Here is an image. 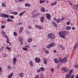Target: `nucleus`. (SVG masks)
<instances>
[{
	"label": "nucleus",
	"instance_id": "nucleus-1",
	"mask_svg": "<svg viewBox=\"0 0 78 78\" xmlns=\"http://www.w3.org/2000/svg\"><path fill=\"white\" fill-rule=\"evenodd\" d=\"M68 32H67V31H65L62 32H59L58 33L60 36H61V37H62V38L65 39L66 35H67V34H68Z\"/></svg>",
	"mask_w": 78,
	"mask_h": 78
},
{
	"label": "nucleus",
	"instance_id": "nucleus-2",
	"mask_svg": "<svg viewBox=\"0 0 78 78\" xmlns=\"http://www.w3.org/2000/svg\"><path fill=\"white\" fill-rule=\"evenodd\" d=\"M48 37L51 39H54L56 37V36L53 34L50 33L48 34Z\"/></svg>",
	"mask_w": 78,
	"mask_h": 78
},
{
	"label": "nucleus",
	"instance_id": "nucleus-3",
	"mask_svg": "<svg viewBox=\"0 0 78 78\" xmlns=\"http://www.w3.org/2000/svg\"><path fill=\"white\" fill-rule=\"evenodd\" d=\"M53 46H55V43L54 42H51V44H49L47 46V48H50L51 47H52Z\"/></svg>",
	"mask_w": 78,
	"mask_h": 78
},
{
	"label": "nucleus",
	"instance_id": "nucleus-4",
	"mask_svg": "<svg viewBox=\"0 0 78 78\" xmlns=\"http://www.w3.org/2000/svg\"><path fill=\"white\" fill-rule=\"evenodd\" d=\"M40 15V14H39V13L34 14L32 16V18H34L35 17L36 18H37V17H38Z\"/></svg>",
	"mask_w": 78,
	"mask_h": 78
},
{
	"label": "nucleus",
	"instance_id": "nucleus-5",
	"mask_svg": "<svg viewBox=\"0 0 78 78\" xmlns=\"http://www.w3.org/2000/svg\"><path fill=\"white\" fill-rule=\"evenodd\" d=\"M23 39L22 37H19V41H20L21 45H23Z\"/></svg>",
	"mask_w": 78,
	"mask_h": 78
},
{
	"label": "nucleus",
	"instance_id": "nucleus-6",
	"mask_svg": "<svg viewBox=\"0 0 78 78\" xmlns=\"http://www.w3.org/2000/svg\"><path fill=\"white\" fill-rule=\"evenodd\" d=\"M62 71H63V72H69V69L65 67H63L62 68Z\"/></svg>",
	"mask_w": 78,
	"mask_h": 78
},
{
	"label": "nucleus",
	"instance_id": "nucleus-7",
	"mask_svg": "<svg viewBox=\"0 0 78 78\" xmlns=\"http://www.w3.org/2000/svg\"><path fill=\"white\" fill-rule=\"evenodd\" d=\"M46 16L48 20H50L51 19V15L49 13H47Z\"/></svg>",
	"mask_w": 78,
	"mask_h": 78
},
{
	"label": "nucleus",
	"instance_id": "nucleus-8",
	"mask_svg": "<svg viewBox=\"0 0 78 78\" xmlns=\"http://www.w3.org/2000/svg\"><path fill=\"white\" fill-rule=\"evenodd\" d=\"M35 60L36 62H41V59L38 57L35 58Z\"/></svg>",
	"mask_w": 78,
	"mask_h": 78
},
{
	"label": "nucleus",
	"instance_id": "nucleus-9",
	"mask_svg": "<svg viewBox=\"0 0 78 78\" xmlns=\"http://www.w3.org/2000/svg\"><path fill=\"white\" fill-rule=\"evenodd\" d=\"M78 45V43H76L74 47V48H73V52H74L75 51V50L76 49V48H77V46Z\"/></svg>",
	"mask_w": 78,
	"mask_h": 78
},
{
	"label": "nucleus",
	"instance_id": "nucleus-10",
	"mask_svg": "<svg viewBox=\"0 0 78 78\" xmlns=\"http://www.w3.org/2000/svg\"><path fill=\"white\" fill-rule=\"evenodd\" d=\"M67 62V57H65L63 58V62L64 64H66V62Z\"/></svg>",
	"mask_w": 78,
	"mask_h": 78
},
{
	"label": "nucleus",
	"instance_id": "nucleus-11",
	"mask_svg": "<svg viewBox=\"0 0 78 78\" xmlns=\"http://www.w3.org/2000/svg\"><path fill=\"white\" fill-rule=\"evenodd\" d=\"M71 77V74L70 73H69L67 74L65 77L66 78H70Z\"/></svg>",
	"mask_w": 78,
	"mask_h": 78
},
{
	"label": "nucleus",
	"instance_id": "nucleus-12",
	"mask_svg": "<svg viewBox=\"0 0 78 78\" xmlns=\"http://www.w3.org/2000/svg\"><path fill=\"white\" fill-rule=\"evenodd\" d=\"M13 65H15L16 64V61H17V58H14L13 59Z\"/></svg>",
	"mask_w": 78,
	"mask_h": 78
},
{
	"label": "nucleus",
	"instance_id": "nucleus-13",
	"mask_svg": "<svg viewBox=\"0 0 78 78\" xmlns=\"http://www.w3.org/2000/svg\"><path fill=\"white\" fill-rule=\"evenodd\" d=\"M52 23L53 25H54L55 27H56V28H58V24H57V23H55V22H53Z\"/></svg>",
	"mask_w": 78,
	"mask_h": 78
},
{
	"label": "nucleus",
	"instance_id": "nucleus-14",
	"mask_svg": "<svg viewBox=\"0 0 78 78\" xmlns=\"http://www.w3.org/2000/svg\"><path fill=\"white\" fill-rule=\"evenodd\" d=\"M44 16H42L40 19V20L41 21V22L42 23V22H44Z\"/></svg>",
	"mask_w": 78,
	"mask_h": 78
},
{
	"label": "nucleus",
	"instance_id": "nucleus-15",
	"mask_svg": "<svg viewBox=\"0 0 78 78\" xmlns=\"http://www.w3.org/2000/svg\"><path fill=\"white\" fill-rule=\"evenodd\" d=\"M71 28V27L67 26L66 28V30H70Z\"/></svg>",
	"mask_w": 78,
	"mask_h": 78
},
{
	"label": "nucleus",
	"instance_id": "nucleus-16",
	"mask_svg": "<svg viewBox=\"0 0 78 78\" xmlns=\"http://www.w3.org/2000/svg\"><path fill=\"white\" fill-rule=\"evenodd\" d=\"M54 61H55V62L56 63V64H58L59 62V61L56 58H55Z\"/></svg>",
	"mask_w": 78,
	"mask_h": 78
},
{
	"label": "nucleus",
	"instance_id": "nucleus-17",
	"mask_svg": "<svg viewBox=\"0 0 78 78\" xmlns=\"http://www.w3.org/2000/svg\"><path fill=\"white\" fill-rule=\"evenodd\" d=\"M7 69H9L10 70H12V67H11L10 66H7Z\"/></svg>",
	"mask_w": 78,
	"mask_h": 78
},
{
	"label": "nucleus",
	"instance_id": "nucleus-18",
	"mask_svg": "<svg viewBox=\"0 0 78 78\" xmlns=\"http://www.w3.org/2000/svg\"><path fill=\"white\" fill-rule=\"evenodd\" d=\"M12 76H13V72H12L9 75L8 78H11L12 77Z\"/></svg>",
	"mask_w": 78,
	"mask_h": 78
},
{
	"label": "nucleus",
	"instance_id": "nucleus-19",
	"mask_svg": "<svg viewBox=\"0 0 78 78\" xmlns=\"http://www.w3.org/2000/svg\"><path fill=\"white\" fill-rule=\"evenodd\" d=\"M65 19V18L64 17H62L61 19L60 18H58V20H59L60 22H61L63 20H64Z\"/></svg>",
	"mask_w": 78,
	"mask_h": 78
},
{
	"label": "nucleus",
	"instance_id": "nucleus-20",
	"mask_svg": "<svg viewBox=\"0 0 78 78\" xmlns=\"http://www.w3.org/2000/svg\"><path fill=\"white\" fill-rule=\"evenodd\" d=\"M58 60H59V62H61L62 63V62H63V60L61 58L59 57L58 58Z\"/></svg>",
	"mask_w": 78,
	"mask_h": 78
},
{
	"label": "nucleus",
	"instance_id": "nucleus-21",
	"mask_svg": "<svg viewBox=\"0 0 78 78\" xmlns=\"http://www.w3.org/2000/svg\"><path fill=\"white\" fill-rule=\"evenodd\" d=\"M40 69L41 72H43V71H44V70H45V68L44 67H41L40 68Z\"/></svg>",
	"mask_w": 78,
	"mask_h": 78
},
{
	"label": "nucleus",
	"instance_id": "nucleus-22",
	"mask_svg": "<svg viewBox=\"0 0 78 78\" xmlns=\"http://www.w3.org/2000/svg\"><path fill=\"white\" fill-rule=\"evenodd\" d=\"M25 5L26 6H28V7L31 6V5L29 3H26L25 4Z\"/></svg>",
	"mask_w": 78,
	"mask_h": 78
},
{
	"label": "nucleus",
	"instance_id": "nucleus-23",
	"mask_svg": "<svg viewBox=\"0 0 78 78\" xmlns=\"http://www.w3.org/2000/svg\"><path fill=\"white\" fill-rule=\"evenodd\" d=\"M45 8H43V7H41V12H45Z\"/></svg>",
	"mask_w": 78,
	"mask_h": 78
},
{
	"label": "nucleus",
	"instance_id": "nucleus-24",
	"mask_svg": "<svg viewBox=\"0 0 78 78\" xmlns=\"http://www.w3.org/2000/svg\"><path fill=\"white\" fill-rule=\"evenodd\" d=\"M32 41H33V39H32V38H29L28 40V42H31Z\"/></svg>",
	"mask_w": 78,
	"mask_h": 78
},
{
	"label": "nucleus",
	"instance_id": "nucleus-25",
	"mask_svg": "<svg viewBox=\"0 0 78 78\" xmlns=\"http://www.w3.org/2000/svg\"><path fill=\"white\" fill-rule=\"evenodd\" d=\"M44 62L45 64H47V61L45 58H44Z\"/></svg>",
	"mask_w": 78,
	"mask_h": 78
},
{
	"label": "nucleus",
	"instance_id": "nucleus-26",
	"mask_svg": "<svg viewBox=\"0 0 78 78\" xmlns=\"http://www.w3.org/2000/svg\"><path fill=\"white\" fill-rule=\"evenodd\" d=\"M3 56L4 57H6L8 56V54L6 53H3Z\"/></svg>",
	"mask_w": 78,
	"mask_h": 78
},
{
	"label": "nucleus",
	"instance_id": "nucleus-27",
	"mask_svg": "<svg viewBox=\"0 0 78 78\" xmlns=\"http://www.w3.org/2000/svg\"><path fill=\"white\" fill-rule=\"evenodd\" d=\"M19 75L20 77H23V73H20L19 74Z\"/></svg>",
	"mask_w": 78,
	"mask_h": 78
},
{
	"label": "nucleus",
	"instance_id": "nucleus-28",
	"mask_svg": "<svg viewBox=\"0 0 78 78\" xmlns=\"http://www.w3.org/2000/svg\"><path fill=\"white\" fill-rule=\"evenodd\" d=\"M7 22H13V20H11L10 19H7Z\"/></svg>",
	"mask_w": 78,
	"mask_h": 78
},
{
	"label": "nucleus",
	"instance_id": "nucleus-29",
	"mask_svg": "<svg viewBox=\"0 0 78 78\" xmlns=\"http://www.w3.org/2000/svg\"><path fill=\"white\" fill-rule=\"evenodd\" d=\"M29 64L30 66H33V62H32V61H30Z\"/></svg>",
	"mask_w": 78,
	"mask_h": 78
},
{
	"label": "nucleus",
	"instance_id": "nucleus-30",
	"mask_svg": "<svg viewBox=\"0 0 78 78\" xmlns=\"http://www.w3.org/2000/svg\"><path fill=\"white\" fill-rule=\"evenodd\" d=\"M4 17H6L7 18H9V15H7L6 14H5Z\"/></svg>",
	"mask_w": 78,
	"mask_h": 78
},
{
	"label": "nucleus",
	"instance_id": "nucleus-31",
	"mask_svg": "<svg viewBox=\"0 0 78 78\" xmlns=\"http://www.w3.org/2000/svg\"><path fill=\"white\" fill-rule=\"evenodd\" d=\"M23 50H25V51H27V50H28V49L27 48H25L23 47Z\"/></svg>",
	"mask_w": 78,
	"mask_h": 78
},
{
	"label": "nucleus",
	"instance_id": "nucleus-32",
	"mask_svg": "<svg viewBox=\"0 0 78 78\" xmlns=\"http://www.w3.org/2000/svg\"><path fill=\"white\" fill-rule=\"evenodd\" d=\"M5 13H1V16H2V17L5 18Z\"/></svg>",
	"mask_w": 78,
	"mask_h": 78
},
{
	"label": "nucleus",
	"instance_id": "nucleus-33",
	"mask_svg": "<svg viewBox=\"0 0 78 78\" xmlns=\"http://www.w3.org/2000/svg\"><path fill=\"white\" fill-rule=\"evenodd\" d=\"M74 67L76 69H78V64H75L74 66Z\"/></svg>",
	"mask_w": 78,
	"mask_h": 78
},
{
	"label": "nucleus",
	"instance_id": "nucleus-34",
	"mask_svg": "<svg viewBox=\"0 0 78 78\" xmlns=\"http://www.w3.org/2000/svg\"><path fill=\"white\" fill-rule=\"evenodd\" d=\"M60 47V48H61L62 49V50H64L65 49V48H64V46H61Z\"/></svg>",
	"mask_w": 78,
	"mask_h": 78
},
{
	"label": "nucleus",
	"instance_id": "nucleus-35",
	"mask_svg": "<svg viewBox=\"0 0 78 78\" xmlns=\"http://www.w3.org/2000/svg\"><path fill=\"white\" fill-rule=\"evenodd\" d=\"M38 28L39 29H43V27L40 26H38Z\"/></svg>",
	"mask_w": 78,
	"mask_h": 78
},
{
	"label": "nucleus",
	"instance_id": "nucleus-36",
	"mask_svg": "<svg viewBox=\"0 0 78 78\" xmlns=\"http://www.w3.org/2000/svg\"><path fill=\"white\" fill-rule=\"evenodd\" d=\"M9 38H7L6 42L7 44L9 43Z\"/></svg>",
	"mask_w": 78,
	"mask_h": 78
},
{
	"label": "nucleus",
	"instance_id": "nucleus-37",
	"mask_svg": "<svg viewBox=\"0 0 78 78\" xmlns=\"http://www.w3.org/2000/svg\"><path fill=\"white\" fill-rule=\"evenodd\" d=\"M5 2H3L2 4V6H3V7H5Z\"/></svg>",
	"mask_w": 78,
	"mask_h": 78
},
{
	"label": "nucleus",
	"instance_id": "nucleus-38",
	"mask_svg": "<svg viewBox=\"0 0 78 78\" xmlns=\"http://www.w3.org/2000/svg\"><path fill=\"white\" fill-rule=\"evenodd\" d=\"M23 14H24V12H23L20 13L19 15L20 16V17L21 16H22Z\"/></svg>",
	"mask_w": 78,
	"mask_h": 78
},
{
	"label": "nucleus",
	"instance_id": "nucleus-39",
	"mask_svg": "<svg viewBox=\"0 0 78 78\" xmlns=\"http://www.w3.org/2000/svg\"><path fill=\"white\" fill-rule=\"evenodd\" d=\"M13 35L14 36H17V33L16 32H13Z\"/></svg>",
	"mask_w": 78,
	"mask_h": 78
},
{
	"label": "nucleus",
	"instance_id": "nucleus-40",
	"mask_svg": "<svg viewBox=\"0 0 78 78\" xmlns=\"http://www.w3.org/2000/svg\"><path fill=\"white\" fill-rule=\"evenodd\" d=\"M10 19H14V17L12 16H10Z\"/></svg>",
	"mask_w": 78,
	"mask_h": 78
},
{
	"label": "nucleus",
	"instance_id": "nucleus-41",
	"mask_svg": "<svg viewBox=\"0 0 78 78\" xmlns=\"http://www.w3.org/2000/svg\"><path fill=\"white\" fill-rule=\"evenodd\" d=\"M5 28V26L2 25L1 26V28L2 29H4Z\"/></svg>",
	"mask_w": 78,
	"mask_h": 78
},
{
	"label": "nucleus",
	"instance_id": "nucleus-42",
	"mask_svg": "<svg viewBox=\"0 0 78 78\" xmlns=\"http://www.w3.org/2000/svg\"><path fill=\"white\" fill-rule=\"evenodd\" d=\"M15 15H17L18 14V12H14V14Z\"/></svg>",
	"mask_w": 78,
	"mask_h": 78
},
{
	"label": "nucleus",
	"instance_id": "nucleus-43",
	"mask_svg": "<svg viewBox=\"0 0 78 78\" xmlns=\"http://www.w3.org/2000/svg\"><path fill=\"white\" fill-rule=\"evenodd\" d=\"M45 52L46 53V54H48L49 53V51H48V50H47L45 51Z\"/></svg>",
	"mask_w": 78,
	"mask_h": 78
},
{
	"label": "nucleus",
	"instance_id": "nucleus-44",
	"mask_svg": "<svg viewBox=\"0 0 78 78\" xmlns=\"http://www.w3.org/2000/svg\"><path fill=\"white\" fill-rule=\"evenodd\" d=\"M51 70L52 72H53L54 71V69L52 68H51Z\"/></svg>",
	"mask_w": 78,
	"mask_h": 78
},
{
	"label": "nucleus",
	"instance_id": "nucleus-45",
	"mask_svg": "<svg viewBox=\"0 0 78 78\" xmlns=\"http://www.w3.org/2000/svg\"><path fill=\"white\" fill-rule=\"evenodd\" d=\"M57 4V2L56 1H55L54 2V5H56Z\"/></svg>",
	"mask_w": 78,
	"mask_h": 78
},
{
	"label": "nucleus",
	"instance_id": "nucleus-46",
	"mask_svg": "<svg viewBox=\"0 0 78 78\" xmlns=\"http://www.w3.org/2000/svg\"><path fill=\"white\" fill-rule=\"evenodd\" d=\"M23 31V30L20 29V34L21 33H22V32Z\"/></svg>",
	"mask_w": 78,
	"mask_h": 78
},
{
	"label": "nucleus",
	"instance_id": "nucleus-47",
	"mask_svg": "<svg viewBox=\"0 0 78 78\" xmlns=\"http://www.w3.org/2000/svg\"><path fill=\"white\" fill-rule=\"evenodd\" d=\"M70 21H69L67 23V25H70Z\"/></svg>",
	"mask_w": 78,
	"mask_h": 78
},
{
	"label": "nucleus",
	"instance_id": "nucleus-48",
	"mask_svg": "<svg viewBox=\"0 0 78 78\" xmlns=\"http://www.w3.org/2000/svg\"><path fill=\"white\" fill-rule=\"evenodd\" d=\"M33 47H34V48H37V45H33Z\"/></svg>",
	"mask_w": 78,
	"mask_h": 78
},
{
	"label": "nucleus",
	"instance_id": "nucleus-49",
	"mask_svg": "<svg viewBox=\"0 0 78 78\" xmlns=\"http://www.w3.org/2000/svg\"><path fill=\"white\" fill-rule=\"evenodd\" d=\"M2 70V68L1 67H0V73H1Z\"/></svg>",
	"mask_w": 78,
	"mask_h": 78
},
{
	"label": "nucleus",
	"instance_id": "nucleus-50",
	"mask_svg": "<svg viewBox=\"0 0 78 78\" xmlns=\"http://www.w3.org/2000/svg\"><path fill=\"white\" fill-rule=\"evenodd\" d=\"M20 30H23V27H21L20 28Z\"/></svg>",
	"mask_w": 78,
	"mask_h": 78
},
{
	"label": "nucleus",
	"instance_id": "nucleus-51",
	"mask_svg": "<svg viewBox=\"0 0 78 78\" xmlns=\"http://www.w3.org/2000/svg\"><path fill=\"white\" fill-rule=\"evenodd\" d=\"M6 49H8V50H11V48H10L8 47H6Z\"/></svg>",
	"mask_w": 78,
	"mask_h": 78
},
{
	"label": "nucleus",
	"instance_id": "nucleus-52",
	"mask_svg": "<svg viewBox=\"0 0 78 78\" xmlns=\"http://www.w3.org/2000/svg\"><path fill=\"white\" fill-rule=\"evenodd\" d=\"M28 28L30 29H31L32 28V27L31 26H29L28 27Z\"/></svg>",
	"mask_w": 78,
	"mask_h": 78
},
{
	"label": "nucleus",
	"instance_id": "nucleus-53",
	"mask_svg": "<svg viewBox=\"0 0 78 78\" xmlns=\"http://www.w3.org/2000/svg\"><path fill=\"white\" fill-rule=\"evenodd\" d=\"M54 20H55V21H57V19L56 18H54Z\"/></svg>",
	"mask_w": 78,
	"mask_h": 78
},
{
	"label": "nucleus",
	"instance_id": "nucleus-54",
	"mask_svg": "<svg viewBox=\"0 0 78 78\" xmlns=\"http://www.w3.org/2000/svg\"><path fill=\"white\" fill-rule=\"evenodd\" d=\"M24 0H18V1L20 2H23Z\"/></svg>",
	"mask_w": 78,
	"mask_h": 78
},
{
	"label": "nucleus",
	"instance_id": "nucleus-55",
	"mask_svg": "<svg viewBox=\"0 0 78 78\" xmlns=\"http://www.w3.org/2000/svg\"><path fill=\"white\" fill-rule=\"evenodd\" d=\"M60 20H58V19L57 20V23H59V22H60V21H59Z\"/></svg>",
	"mask_w": 78,
	"mask_h": 78
},
{
	"label": "nucleus",
	"instance_id": "nucleus-56",
	"mask_svg": "<svg viewBox=\"0 0 78 78\" xmlns=\"http://www.w3.org/2000/svg\"><path fill=\"white\" fill-rule=\"evenodd\" d=\"M39 78V76L38 75H37L34 77V78Z\"/></svg>",
	"mask_w": 78,
	"mask_h": 78
},
{
	"label": "nucleus",
	"instance_id": "nucleus-57",
	"mask_svg": "<svg viewBox=\"0 0 78 78\" xmlns=\"http://www.w3.org/2000/svg\"><path fill=\"white\" fill-rule=\"evenodd\" d=\"M51 6H54V5H54V3H51Z\"/></svg>",
	"mask_w": 78,
	"mask_h": 78
},
{
	"label": "nucleus",
	"instance_id": "nucleus-58",
	"mask_svg": "<svg viewBox=\"0 0 78 78\" xmlns=\"http://www.w3.org/2000/svg\"><path fill=\"white\" fill-rule=\"evenodd\" d=\"M41 70L40 69H39L37 71V72H38V73H39L40 72V71Z\"/></svg>",
	"mask_w": 78,
	"mask_h": 78
},
{
	"label": "nucleus",
	"instance_id": "nucleus-59",
	"mask_svg": "<svg viewBox=\"0 0 78 78\" xmlns=\"http://www.w3.org/2000/svg\"><path fill=\"white\" fill-rule=\"evenodd\" d=\"M35 27H36V28H38V27H39V25H35Z\"/></svg>",
	"mask_w": 78,
	"mask_h": 78
},
{
	"label": "nucleus",
	"instance_id": "nucleus-60",
	"mask_svg": "<svg viewBox=\"0 0 78 78\" xmlns=\"http://www.w3.org/2000/svg\"><path fill=\"white\" fill-rule=\"evenodd\" d=\"M40 3H42V1L41 0L40 1Z\"/></svg>",
	"mask_w": 78,
	"mask_h": 78
},
{
	"label": "nucleus",
	"instance_id": "nucleus-61",
	"mask_svg": "<svg viewBox=\"0 0 78 78\" xmlns=\"http://www.w3.org/2000/svg\"><path fill=\"white\" fill-rule=\"evenodd\" d=\"M72 29L73 30H75V27H73V28H72Z\"/></svg>",
	"mask_w": 78,
	"mask_h": 78
},
{
	"label": "nucleus",
	"instance_id": "nucleus-62",
	"mask_svg": "<svg viewBox=\"0 0 78 78\" xmlns=\"http://www.w3.org/2000/svg\"><path fill=\"white\" fill-rule=\"evenodd\" d=\"M26 47L28 48V47H29V45H27L26 46Z\"/></svg>",
	"mask_w": 78,
	"mask_h": 78
},
{
	"label": "nucleus",
	"instance_id": "nucleus-63",
	"mask_svg": "<svg viewBox=\"0 0 78 78\" xmlns=\"http://www.w3.org/2000/svg\"><path fill=\"white\" fill-rule=\"evenodd\" d=\"M71 78H74V77H73V75H71Z\"/></svg>",
	"mask_w": 78,
	"mask_h": 78
},
{
	"label": "nucleus",
	"instance_id": "nucleus-64",
	"mask_svg": "<svg viewBox=\"0 0 78 78\" xmlns=\"http://www.w3.org/2000/svg\"><path fill=\"white\" fill-rule=\"evenodd\" d=\"M11 14H14V12H11Z\"/></svg>",
	"mask_w": 78,
	"mask_h": 78
}]
</instances>
